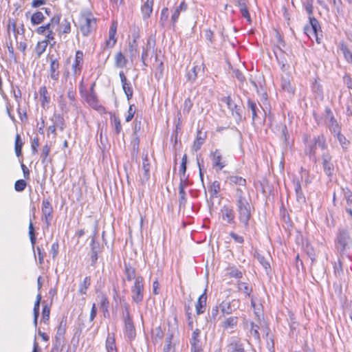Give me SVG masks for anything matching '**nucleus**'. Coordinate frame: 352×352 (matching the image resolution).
I'll return each instance as SVG.
<instances>
[{
	"label": "nucleus",
	"instance_id": "obj_9",
	"mask_svg": "<svg viewBox=\"0 0 352 352\" xmlns=\"http://www.w3.org/2000/svg\"><path fill=\"white\" fill-rule=\"evenodd\" d=\"M239 322L237 316H230L225 318L220 323V327L223 331H227L230 333L234 332V329L236 327Z\"/></svg>",
	"mask_w": 352,
	"mask_h": 352
},
{
	"label": "nucleus",
	"instance_id": "obj_8",
	"mask_svg": "<svg viewBox=\"0 0 352 352\" xmlns=\"http://www.w3.org/2000/svg\"><path fill=\"white\" fill-rule=\"evenodd\" d=\"M321 160L324 173L331 178L335 172L334 164L332 162V156L328 151H326L322 153Z\"/></svg>",
	"mask_w": 352,
	"mask_h": 352
},
{
	"label": "nucleus",
	"instance_id": "obj_64",
	"mask_svg": "<svg viewBox=\"0 0 352 352\" xmlns=\"http://www.w3.org/2000/svg\"><path fill=\"white\" fill-rule=\"evenodd\" d=\"M168 18V8H164L162 10L161 16H160V23H162V26L164 25V23L167 21Z\"/></svg>",
	"mask_w": 352,
	"mask_h": 352
},
{
	"label": "nucleus",
	"instance_id": "obj_10",
	"mask_svg": "<svg viewBox=\"0 0 352 352\" xmlns=\"http://www.w3.org/2000/svg\"><path fill=\"white\" fill-rule=\"evenodd\" d=\"M84 54L82 51L78 50L76 52L75 60L72 66L73 74L75 76H79L83 65Z\"/></svg>",
	"mask_w": 352,
	"mask_h": 352
},
{
	"label": "nucleus",
	"instance_id": "obj_1",
	"mask_svg": "<svg viewBox=\"0 0 352 352\" xmlns=\"http://www.w3.org/2000/svg\"><path fill=\"white\" fill-rule=\"evenodd\" d=\"M227 182L231 186H238L233 195V202L239 222L243 224L245 230H248L250 220L254 212V206L251 197L245 192L246 179L241 176L230 175L227 177Z\"/></svg>",
	"mask_w": 352,
	"mask_h": 352
},
{
	"label": "nucleus",
	"instance_id": "obj_11",
	"mask_svg": "<svg viewBox=\"0 0 352 352\" xmlns=\"http://www.w3.org/2000/svg\"><path fill=\"white\" fill-rule=\"evenodd\" d=\"M142 173H140V182L144 184L150 179V163L148 160L147 154L142 159Z\"/></svg>",
	"mask_w": 352,
	"mask_h": 352
},
{
	"label": "nucleus",
	"instance_id": "obj_27",
	"mask_svg": "<svg viewBox=\"0 0 352 352\" xmlns=\"http://www.w3.org/2000/svg\"><path fill=\"white\" fill-rule=\"evenodd\" d=\"M128 51L131 60L138 56V44L135 38L129 42Z\"/></svg>",
	"mask_w": 352,
	"mask_h": 352
},
{
	"label": "nucleus",
	"instance_id": "obj_53",
	"mask_svg": "<svg viewBox=\"0 0 352 352\" xmlns=\"http://www.w3.org/2000/svg\"><path fill=\"white\" fill-rule=\"evenodd\" d=\"M47 41H41L38 42L36 46V52L38 54V56H41L46 50L47 47Z\"/></svg>",
	"mask_w": 352,
	"mask_h": 352
},
{
	"label": "nucleus",
	"instance_id": "obj_36",
	"mask_svg": "<svg viewBox=\"0 0 352 352\" xmlns=\"http://www.w3.org/2000/svg\"><path fill=\"white\" fill-rule=\"evenodd\" d=\"M220 190V183L218 181H214L210 186L208 188V192L212 197H217Z\"/></svg>",
	"mask_w": 352,
	"mask_h": 352
},
{
	"label": "nucleus",
	"instance_id": "obj_49",
	"mask_svg": "<svg viewBox=\"0 0 352 352\" xmlns=\"http://www.w3.org/2000/svg\"><path fill=\"white\" fill-rule=\"evenodd\" d=\"M200 70L198 66L192 67L187 73V78L188 80L194 82L197 76V72Z\"/></svg>",
	"mask_w": 352,
	"mask_h": 352
},
{
	"label": "nucleus",
	"instance_id": "obj_46",
	"mask_svg": "<svg viewBox=\"0 0 352 352\" xmlns=\"http://www.w3.org/2000/svg\"><path fill=\"white\" fill-rule=\"evenodd\" d=\"M86 100L94 108L98 106V99L95 92L89 93L86 96Z\"/></svg>",
	"mask_w": 352,
	"mask_h": 352
},
{
	"label": "nucleus",
	"instance_id": "obj_23",
	"mask_svg": "<svg viewBox=\"0 0 352 352\" xmlns=\"http://www.w3.org/2000/svg\"><path fill=\"white\" fill-rule=\"evenodd\" d=\"M218 306L222 316L230 315L232 314L234 310V309L232 308V302L230 301H222Z\"/></svg>",
	"mask_w": 352,
	"mask_h": 352
},
{
	"label": "nucleus",
	"instance_id": "obj_29",
	"mask_svg": "<svg viewBox=\"0 0 352 352\" xmlns=\"http://www.w3.org/2000/svg\"><path fill=\"white\" fill-rule=\"evenodd\" d=\"M339 47L342 53L343 54L344 58L349 63H352V52L349 49L348 46L344 43H340Z\"/></svg>",
	"mask_w": 352,
	"mask_h": 352
},
{
	"label": "nucleus",
	"instance_id": "obj_44",
	"mask_svg": "<svg viewBox=\"0 0 352 352\" xmlns=\"http://www.w3.org/2000/svg\"><path fill=\"white\" fill-rule=\"evenodd\" d=\"M54 124L56 126V128H58L60 131H63L65 126L64 119L59 115H54V118L52 119Z\"/></svg>",
	"mask_w": 352,
	"mask_h": 352
},
{
	"label": "nucleus",
	"instance_id": "obj_33",
	"mask_svg": "<svg viewBox=\"0 0 352 352\" xmlns=\"http://www.w3.org/2000/svg\"><path fill=\"white\" fill-rule=\"evenodd\" d=\"M248 108L250 109L252 114V120L254 121L258 118L257 112L259 111L258 106L255 101L251 99L248 100Z\"/></svg>",
	"mask_w": 352,
	"mask_h": 352
},
{
	"label": "nucleus",
	"instance_id": "obj_52",
	"mask_svg": "<svg viewBox=\"0 0 352 352\" xmlns=\"http://www.w3.org/2000/svg\"><path fill=\"white\" fill-rule=\"evenodd\" d=\"M256 258H257V260L258 261V262L261 264V265L265 269V272L267 273H268V272L271 269L269 262L266 260V258L263 256H262L259 254H257Z\"/></svg>",
	"mask_w": 352,
	"mask_h": 352
},
{
	"label": "nucleus",
	"instance_id": "obj_38",
	"mask_svg": "<svg viewBox=\"0 0 352 352\" xmlns=\"http://www.w3.org/2000/svg\"><path fill=\"white\" fill-rule=\"evenodd\" d=\"M45 19L43 12L37 11L34 12L31 16V23L32 25H38L41 23Z\"/></svg>",
	"mask_w": 352,
	"mask_h": 352
},
{
	"label": "nucleus",
	"instance_id": "obj_34",
	"mask_svg": "<svg viewBox=\"0 0 352 352\" xmlns=\"http://www.w3.org/2000/svg\"><path fill=\"white\" fill-rule=\"evenodd\" d=\"M60 16L61 15L60 14H56L52 17L50 21L45 25L49 27L47 30V32L50 30L54 31L55 27L60 23Z\"/></svg>",
	"mask_w": 352,
	"mask_h": 352
},
{
	"label": "nucleus",
	"instance_id": "obj_12",
	"mask_svg": "<svg viewBox=\"0 0 352 352\" xmlns=\"http://www.w3.org/2000/svg\"><path fill=\"white\" fill-rule=\"evenodd\" d=\"M222 219L229 224H235L234 212L233 209L228 206H223L220 211Z\"/></svg>",
	"mask_w": 352,
	"mask_h": 352
},
{
	"label": "nucleus",
	"instance_id": "obj_37",
	"mask_svg": "<svg viewBox=\"0 0 352 352\" xmlns=\"http://www.w3.org/2000/svg\"><path fill=\"white\" fill-rule=\"evenodd\" d=\"M42 214H46L48 216H51L53 212V208L52 204L48 199H43L42 201Z\"/></svg>",
	"mask_w": 352,
	"mask_h": 352
},
{
	"label": "nucleus",
	"instance_id": "obj_40",
	"mask_svg": "<svg viewBox=\"0 0 352 352\" xmlns=\"http://www.w3.org/2000/svg\"><path fill=\"white\" fill-rule=\"evenodd\" d=\"M91 285V278L89 276H86L83 281L79 285V293L80 294H86L87 290Z\"/></svg>",
	"mask_w": 352,
	"mask_h": 352
},
{
	"label": "nucleus",
	"instance_id": "obj_48",
	"mask_svg": "<svg viewBox=\"0 0 352 352\" xmlns=\"http://www.w3.org/2000/svg\"><path fill=\"white\" fill-rule=\"evenodd\" d=\"M179 208L181 209L182 208L185 207L186 203L187 201L186 192L184 190H183L182 186H179Z\"/></svg>",
	"mask_w": 352,
	"mask_h": 352
},
{
	"label": "nucleus",
	"instance_id": "obj_58",
	"mask_svg": "<svg viewBox=\"0 0 352 352\" xmlns=\"http://www.w3.org/2000/svg\"><path fill=\"white\" fill-rule=\"evenodd\" d=\"M55 32L54 31L47 32L45 34V40L43 41H47V44L50 43L52 46L55 44Z\"/></svg>",
	"mask_w": 352,
	"mask_h": 352
},
{
	"label": "nucleus",
	"instance_id": "obj_7",
	"mask_svg": "<svg viewBox=\"0 0 352 352\" xmlns=\"http://www.w3.org/2000/svg\"><path fill=\"white\" fill-rule=\"evenodd\" d=\"M304 33L310 38H316V41H320L318 37V33L320 31V26L318 21L314 16L309 17V24L304 27Z\"/></svg>",
	"mask_w": 352,
	"mask_h": 352
},
{
	"label": "nucleus",
	"instance_id": "obj_41",
	"mask_svg": "<svg viewBox=\"0 0 352 352\" xmlns=\"http://www.w3.org/2000/svg\"><path fill=\"white\" fill-rule=\"evenodd\" d=\"M8 31L12 30L15 34V36L16 37L17 34H23L25 29H24L23 25L22 24L21 28V32H20L19 31V29L16 28V25L15 21H12L11 19H9L8 25Z\"/></svg>",
	"mask_w": 352,
	"mask_h": 352
},
{
	"label": "nucleus",
	"instance_id": "obj_39",
	"mask_svg": "<svg viewBox=\"0 0 352 352\" xmlns=\"http://www.w3.org/2000/svg\"><path fill=\"white\" fill-rule=\"evenodd\" d=\"M111 121L112 123H113L114 125V133L116 135L120 134V133L122 131V125L120 122V120L118 116H116V115L111 116Z\"/></svg>",
	"mask_w": 352,
	"mask_h": 352
},
{
	"label": "nucleus",
	"instance_id": "obj_59",
	"mask_svg": "<svg viewBox=\"0 0 352 352\" xmlns=\"http://www.w3.org/2000/svg\"><path fill=\"white\" fill-rule=\"evenodd\" d=\"M193 106V102L190 98L184 100L183 106V111L184 113H188Z\"/></svg>",
	"mask_w": 352,
	"mask_h": 352
},
{
	"label": "nucleus",
	"instance_id": "obj_4",
	"mask_svg": "<svg viewBox=\"0 0 352 352\" xmlns=\"http://www.w3.org/2000/svg\"><path fill=\"white\" fill-rule=\"evenodd\" d=\"M144 279L142 276H138L131 287V299L136 304H140L144 299Z\"/></svg>",
	"mask_w": 352,
	"mask_h": 352
},
{
	"label": "nucleus",
	"instance_id": "obj_26",
	"mask_svg": "<svg viewBox=\"0 0 352 352\" xmlns=\"http://www.w3.org/2000/svg\"><path fill=\"white\" fill-rule=\"evenodd\" d=\"M124 275L127 281H131L133 279L135 280L136 276L135 269L129 263H124Z\"/></svg>",
	"mask_w": 352,
	"mask_h": 352
},
{
	"label": "nucleus",
	"instance_id": "obj_62",
	"mask_svg": "<svg viewBox=\"0 0 352 352\" xmlns=\"http://www.w3.org/2000/svg\"><path fill=\"white\" fill-rule=\"evenodd\" d=\"M229 276L236 278H241L243 276L242 272L236 267H231L229 270Z\"/></svg>",
	"mask_w": 352,
	"mask_h": 352
},
{
	"label": "nucleus",
	"instance_id": "obj_55",
	"mask_svg": "<svg viewBox=\"0 0 352 352\" xmlns=\"http://www.w3.org/2000/svg\"><path fill=\"white\" fill-rule=\"evenodd\" d=\"M186 164H187V155L186 154H184L183 155L182 160V164L179 168V175L182 177H186Z\"/></svg>",
	"mask_w": 352,
	"mask_h": 352
},
{
	"label": "nucleus",
	"instance_id": "obj_17",
	"mask_svg": "<svg viewBox=\"0 0 352 352\" xmlns=\"http://www.w3.org/2000/svg\"><path fill=\"white\" fill-rule=\"evenodd\" d=\"M124 324V333L125 336L129 340H132L135 338L136 333L135 326L132 320L123 321Z\"/></svg>",
	"mask_w": 352,
	"mask_h": 352
},
{
	"label": "nucleus",
	"instance_id": "obj_20",
	"mask_svg": "<svg viewBox=\"0 0 352 352\" xmlns=\"http://www.w3.org/2000/svg\"><path fill=\"white\" fill-rule=\"evenodd\" d=\"M58 25L59 26L56 29V31L59 36L70 33L71 21L69 19H64L62 21H60V23Z\"/></svg>",
	"mask_w": 352,
	"mask_h": 352
},
{
	"label": "nucleus",
	"instance_id": "obj_5",
	"mask_svg": "<svg viewBox=\"0 0 352 352\" xmlns=\"http://www.w3.org/2000/svg\"><path fill=\"white\" fill-rule=\"evenodd\" d=\"M324 120L327 127L333 135L341 131V126L336 120L331 109L329 107H325Z\"/></svg>",
	"mask_w": 352,
	"mask_h": 352
},
{
	"label": "nucleus",
	"instance_id": "obj_32",
	"mask_svg": "<svg viewBox=\"0 0 352 352\" xmlns=\"http://www.w3.org/2000/svg\"><path fill=\"white\" fill-rule=\"evenodd\" d=\"M127 60L121 52L116 54L115 56V66L118 68H123L126 66Z\"/></svg>",
	"mask_w": 352,
	"mask_h": 352
},
{
	"label": "nucleus",
	"instance_id": "obj_45",
	"mask_svg": "<svg viewBox=\"0 0 352 352\" xmlns=\"http://www.w3.org/2000/svg\"><path fill=\"white\" fill-rule=\"evenodd\" d=\"M237 287L239 291L243 292L246 296H250L252 288H250L247 283L238 281Z\"/></svg>",
	"mask_w": 352,
	"mask_h": 352
},
{
	"label": "nucleus",
	"instance_id": "obj_22",
	"mask_svg": "<svg viewBox=\"0 0 352 352\" xmlns=\"http://www.w3.org/2000/svg\"><path fill=\"white\" fill-rule=\"evenodd\" d=\"M294 186L297 201L300 204L305 203L306 199L302 190L301 185L299 180L294 181Z\"/></svg>",
	"mask_w": 352,
	"mask_h": 352
},
{
	"label": "nucleus",
	"instance_id": "obj_18",
	"mask_svg": "<svg viewBox=\"0 0 352 352\" xmlns=\"http://www.w3.org/2000/svg\"><path fill=\"white\" fill-rule=\"evenodd\" d=\"M206 292L207 289H205L204 293L199 297L196 303L195 308L197 315H200L205 312L207 301Z\"/></svg>",
	"mask_w": 352,
	"mask_h": 352
},
{
	"label": "nucleus",
	"instance_id": "obj_47",
	"mask_svg": "<svg viewBox=\"0 0 352 352\" xmlns=\"http://www.w3.org/2000/svg\"><path fill=\"white\" fill-rule=\"evenodd\" d=\"M29 236H30V242H31L32 245V249H33V250L34 252L35 251L34 250V249H35L34 245H35L36 241V236H35L34 228L33 223H32L31 220H30V224H29Z\"/></svg>",
	"mask_w": 352,
	"mask_h": 352
},
{
	"label": "nucleus",
	"instance_id": "obj_3",
	"mask_svg": "<svg viewBox=\"0 0 352 352\" xmlns=\"http://www.w3.org/2000/svg\"><path fill=\"white\" fill-rule=\"evenodd\" d=\"M306 150L308 151L309 155L314 157H316L317 146L322 150H327L328 147L326 138L323 134L314 136L312 140L307 141L306 142Z\"/></svg>",
	"mask_w": 352,
	"mask_h": 352
},
{
	"label": "nucleus",
	"instance_id": "obj_15",
	"mask_svg": "<svg viewBox=\"0 0 352 352\" xmlns=\"http://www.w3.org/2000/svg\"><path fill=\"white\" fill-rule=\"evenodd\" d=\"M221 101L227 104L233 116H236V118L239 120L241 119V109L232 101L230 96L222 98Z\"/></svg>",
	"mask_w": 352,
	"mask_h": 352
},
{
	"label": "nucleus",
	"instance_id": "obj_2",
	"mask_svg": "<svg viewBox=\"0 0 352 352\" xmlns=\"http://www.w3.org/2000/svg\"><path fill=\"white\" fill-rule=\"evenodd\" d=\"M352 241L347 229H339L336 239V248L341 256L348 254Z\"/></svg>",
	"mask_w": 352,
	"mask_h": 352
},
{
	"label": "nucleus",
	"instance_id": "obj_31",
	"mask_svg": "<svg viewBox=\"0 0 352 352\" xmlns=\"http://www.w3.org/2000/svg\"><path fill=\"white\" fill-rule=\"evenodd\" d=\"M106 349L107 352H117V349L115 342V338L113 336L108 334L106 340Z\"/></svg>",
	"mask_w": 352,
	"mask_h": 352
},
{
	"label": "nucleus",
	"instance_id": "obj_50",
	"mask_svg": "<svg viewBox=\"0 0 352 352\" xmlns=\"http://www.w3.org/2000/svg\"><path fill=\"white\" fill-rule=\"evenodd\" d=\"M122 89L126 94L127 100H130L132 98L133 94V91L131 82L129 81L126 82V85H122Z\"/></svg>",
	"mask_w": 352,
	"mask_h": 352
},
{
	"label": "nucleus",
	"instance_id": "obj_42",
	"mask_svg": "<svg viewBox=\"0 0 352 352\" xmlns=\"http://www.w3.org/2000/svg\"><path fill=\"white\" fill-rule=\"evenodd\" d=\"M123 310L122 312V318L123 321L132 320V317L130 314V306L129 305L124 302L122 305Z\"/></svg>",
	"mask_w": 352,
	"mask_h": 352
},
{
	"label": "nucleus",
	"instance_id": "obj_19",
	"mask_svg": "<svg viewBox=\"0 0 352 352\" xmlns=\"http://www.w3.org/2000/svg\"><path fill=\"white\" fill-rule=\"evenodd\" d=\"M187 8L188 6L185 3V1H182L179 6H177L174 8V10L171 16V22L173 26H175V24L177 22L180 13L182 12H185L187 10Z\"/></svg>",
	"mask_w": 352,
	"mask_h": 352
},
{
	"label": "nucleus",
	"instance_id": "obj_54",
	"mask_svg": "<svg viewBox=\"0 0 352 352\" xmlns=\"http://www.w3.org/2000/svg\"><path fill=\"white\" fill-rule=\"evenodd\" d=\"M251 329L250 333L254 336V338L257 340L260 341V333L258 332V326L255 324L253 322L250 323Z\"/></svg>",
	"mask_w": 352,
	"mask_h": 352
},
{
	"label": "nucleus",
	"instance_id": "obj_25",
	"mask_svg": "<svg viewBox=\"0 0 352 352\" xmlns=\"http://www.w3.org/2000/svg\"><path fill=\"white\" fill-rule=\"evenodd\" d=\"M219 307L218 305L214 306L208 311V322L215 323L222 316H219Z\"/></svg>",
	"mask_w": 352,
	"mask_h": 352
},
{
	"label": "nucleus",
	"instance_id": "obj_57",
	"mask_svg": "<svg viewBox=\"0 0 352 352\" xmlns=\"http://www.w3.org/2000/svg\"><path fill=\"white\" fill-rule=\"evenodd\" d=\"M67 98L69 99L70 104L72 105H75V100H76V89L75 88L71 85V87L69 88L67 91Z\"/></svg>",
	"mask_w": 352,
	"mask_h": 352
},
{
	"label": "nucleus",
	"instance_id": "obj_51",
	"mask_svg": "<svg viewBox=\"0 0 352 352\" xmlns=\"http://www.w3.org/2000/svg\"><path fill=\"white\" fill-rule=\"evenodd\" d=\"M231 352H245L243 344L240 342H233L230 344Z\"/></svg>",
	"mask_w": 352,
	"mask_h": 352
},
{
	"label": "nucleus",
	"instance_id": "obj_61",
	"mask_svg": "<svg viewBox=\"0 0 352 352\" xmlns=\"http://www.w3.org/2000/svg\"><path fill=\"white\" fill-rule=\"evenodd\" d=\"M98 298L100 300V307L105 311H107L109 307V300L107 297L104 294H101L98 296Z\"/></svg>",
	"mask_w": 352,
	"mask_h": 352
},
{
	"label": "nucleus",
	"instance_id": "obj_63",
	"mask_svg": "<svg viewBox=\"0 0 352 352\" xmlns=\"http://www.w3.org/2000/svg\"><path fill=\"white\" fill-rule=\"evenodd\" d=\"M50 309L47 305H45L42 311V320L46 323L50 319Z\"/></svg>",
	"mask_w": 352,
	"mask_h": 352
},
{
	"label": "nucleus",
	"instance_id": "obj_16",
	"mask_svg": "<svg viewBox=\"0 0 352 352\" xmlns=\"http://www.w3.org/2000/svg\"><path fill=\"white\" fill-rule=\"evenodd\" d=\"M50 59L51 62L49 70V76L54 81H57L59 78L60 64L58 59H52V58H50Z\"/></svg>",
	"mask_w": 352,
	"mask_h": 352
},
{
	"label": "nucleus",
	"instance_id": "obj_13",
	"mask_svg": "<svg viewBox=\"0 0 352 352\" xmlns=\"http://www.w3.org/2000/svg\"><path fill=\"white\" fill-rule=\"evenodd\" d=\"M280 87L283 91L290 96L294 94L295 88L292 83V78L289 75L285 74L281 76Z\"/></svg>",
	"mask_w": 352,
	"mask_h": 352
},
{
	"label": "nucleus",
	"instance_id": "obj_6",
	"mask_svg": "<svg viewBox=\"0 0 352 352\" xmlns=\"http://www.w3.org/2000/svg\"><path fill=\"white\" fill-rule=\"evenodd\" d=\"M96 20L92 16H82L80 19V30L84 36H89L95 29Z\"/></svg>",
	"mask_w": 352,
	"mask_h": 352
},
{
	"label": "nucleus",
	"instance_id": "obj_43",
	"mask_svg": "<svg viewBox=\"0 0 352 352\" xmlns=\"http://www.w3.org/2000/svg\"><path fill=\"white\" fill-rule=\"evenodd\" d=\"M23 144V143L21 140L20 135L16 134V138H15L14 149H15V153H16V155L17 157H19L20 155H21V153H22L21 150H22Z\"/></svg>",
	"mask_w": 352,
	"mask_h": 352
},
{
	"label": "nucleus",
	"instance_id": "obj_21",
	"mask_svg": "<svg viewBox=\"0 0 352 352\" xmlns=\"http://www.w3.org/2000/svg\"><path fill=\"white\" fill-rule=\"evenodd\" d=\"M116 30H117V25L116 23H113L109 32V40L106 41V46L108 47H113L116 43V38L115 37L116 34Z\"/></svg>",
	"mask_w": 352,
	"mask_h": 352
},
{
	"label": "nucleus",
	"instance_id": "obj_35",
	"mask_svg": "<svg viewBox=\"0 0 352 352\" xmlns=\"http://www.w3.org/2000/svg\"><path fill=\"white\" fill-rule=\"evenodd\" d=\"M40 97L41 98L42 106L49 104L50 98L48 96L47 89L45 86L41 87L39 90Z\"/></svg>",
	"mask_w": 352,
	"mask_h": 352
},
{
	"label": "nucleus",
	"instance_id": "obj_60",
	"mask_svg": "<svg viewBox=\"0 0 352 352\" xmlns=\"http://www.w3.org/2000/svg\"><path fill=\"white\" fill-rule=\"evenodd\" d=\"M201 331L199 329H196L192 333V338L190 340V344H199V336Z\"/></svg>",
	"mask_w": 352,
	"mask_h": 352
},
{
	"label": "nucleus",
	"instance_id": "obj_56",
	"mask_svg": "<svg viewBox=\"0 0 352 352\" xmlns=\"http://www.w3.org/2000/svg\"><path fill=\"white\" fill-rule=\"evenodd\" d=\"M27 182L24 179H19L14 184V189L17 192H22L25 190Z\"/></svg>",
	"mask_w": 352,
	"mask_h": 352
},
{
	"label": "nucleus",
	"instance_id": "obj_14",
	"mask_svg": "<svg viewBox=\"0 0 352 352\" xmlns=\"http://www.w3.org/2000/svg\"><path fill=\"white\" fill-rule=\"evenodd\" d=\"M210 155L212 161V166L214 168H217L219 170H221L226 166L225 161L223 160V157L219 150L216 149Z\"/></svg>",
	"mask_w": 352,
	"mask_h": 352
},
{
	"label": "nucleus",
	"instance_id": "obj_30",
	"mask_svg": "<svg viewBox=\"0 0 352 352\" xmlns=\"http://www.w3.org/2000/svg\"><path fill=\"white\" fill-rule=\"evenodd\" d=\"M206 137V134L203 133L201 131H197V138L193 144V148L195 151L200 149L201 145L204 144Z\"/></svg>",
	"mask_w": 352,
	"mask_h": 352
},
{
	"label": "nucleus",
	"instance_id": "obj_28",
	"mask_svg": "<svg viewBox=\"0 0 352 352\" xmlns=\"http://www.w3.org/2000/svg\"><path fill=\"white\" fill-rule=\"evenodd\" d=\"M333 136L337 138L343 150L348 149L350 145V142L346 138V137L343 134L341 133V131H340L338 133H336L335 134H333Z\"/></svg>",
	"mask_w": 352,
	"mask_h": 352
},
{
	"label": "nucleus",
	"instance_id": "obj_24",
	"mask_svg": "<svg viewBox=\"0 0 352 352\" xmlns=\"http://www.w3.org/2000/svg\"><path fill=\"white\" fill-rule=\"evenodd\" d=\"M154 4V0H146L144 4L142 6V12L144 19H148L152 12H153V6Z\"/></svg>",
	"mask_w": 352,
	"mask_h": 352
}]
</instances>
